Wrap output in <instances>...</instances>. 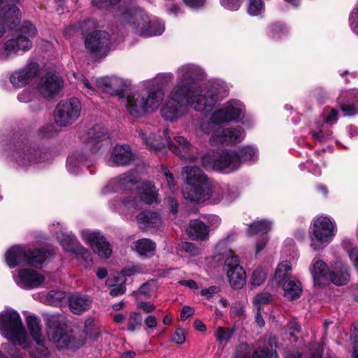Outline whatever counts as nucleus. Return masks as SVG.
<instances>
[{
  "label": "nucleus",
  "instance_id": "obj_1",
  "mask_svg": "<svg viewBox=\"0 0 358 358\" xmlns=\"http://www.w3.org/2000/svg\"><path fill=\"white\" fill-rule=\"evenodd\" d=\"M181 176L185 182L182 189L185 199L194 203L203 202L212 197L216 201H232L238 196L234 189L229 187L213 186L206 175L196 166H185Z\"/></svg>",
  "mask_w": 358,
  "mask_h": 358
},
{
  "label": "nucleus",
  "instance_id": "obj_2",
  "mask_svg": "<svg viewBox=\"0 0 358 358\" xmlns=\"http://www.w3.org/2000/svg\"><path fill=\"white\" fill-rule=\"evenodd\" d=\"M107 129L101 125H94L83 136V148L71 154L66 161V168L71 174L77 175L83 166H89L90 155L96 153L106 143H108Z\"/></svg>",
  "mask_w": 358,
  "mask_h": 358
},
{
  "label": "nucleus",
  "instance_id": "obj_3",
  "mask_svg": "<svg viewBox=\"0 0 358 358\" xmlns=\"http://www.w3.org/2000/svg\"><path fill=\"white\" fill-rule=\"evenodd\" d=\"M155 128L146 127L143 129H138V134L143 143L150 150L159 152L165 149L166 145L176 155L185 161L194 162L197 156L194 154L190 143L182 136H176L173 141H171L167 136L168 129H164V141L155 136Z\"/></svg>",
  "mask_w": 358,
  "mask_h": 358
},
{
  "label": "nucleus",
  "instance_id": "obj_4",
  "mask_svg": "<svg viewBox=\"0 0 358 358\" xmlns=\"http://www.w3.org/2000/svg\"><path fill=\"white\" fill-rule=\"evenodd\" d=\"M229 122H241L245 127H252L254 120L252 117L246 115L245 104L238 99H230L216 108L210 115V121L201 125V130L210 134L214 126Z\"/></svg>",
  "mask_w": 358,
  "mask_h": 358
},
{
  "label": "nucleus",
  "instance_id": "obj_5",
  "mask_svg": "<svg viewBox=\"0 0 358 358\" xmlns=\"http://www.w3.org/2000/svg\"><path fill=\"white\" fill-rule=\"evenodd\" d=\"M37 33V29L33 24L24 21L10 38L0 43V62H8L29 51L33 45L32 40Z\"/></svg>",
  "mask_w": 358,
  "mask_h": 358
},
{
  "label": "nucleus",
  "instance_id": "obj_6",
  "mask_svg": "<svg viewBox=\"0 0 358 358\" xmlns=\"http://www.w3.org/2000/svg\"><path fill=\"white\" fill-rule=\"evenodd\" d=\"M0 334L13 345H18L24 350L31 345L21 316L14 309L6 308L0 312Z\"/></svg>",
  "mask_w": 358,
  "mask_h": 358
},
{
  "label": "nucleus",
  "instance_id": "obj_7",
  "mask_svg": "<svg viewBox=\"0 0 358 358\" xmlns=\"http://www.w3.org/2000/svg\"><path fill=\"white\" fill-rule=\"evenodd\" d=\"M120 24L128 31L144 37L161 35L164 31L162 25H158V30L148 29L150 18L141 8L133 5L122 7L117 14Z\"/></svg>",
  "mask_w": 358,
  "mask_h": 358
},
{
  "label": "nucleus",
  "instance_id": "obj_8",
  "mask_svg": "<svg viewBox=\"0 0 358 358\" xmlns=\"http://www.w3.org/2000/svg\"><path fill=\"white\" fill-rule=\"evenodd\" d=\"M157 192L152 182H138L133 195L124 199H115L109 203L110 208L120 213H134L142 208V203L151 204L157 201Z\"/></svg>",
  "mask_w": 358,
  "mask_h": 358
},
{
  "label": "nucleus",
  "instance_id": "obj_9",
  "mask_svg": "<svg viewBox=\"0 0 358 358\" xmlns=\"http://www.w3.org/2000/svg\"><path fill=\"white\" fill-rule=\"evenodd\" d=\"M228 87L221 80L215 81L207 90L200 87L194 88L185 97L187 107L189 106L198 112L211 109L217 102L227 95Z\"/></svg>",
  "mask_w": 358,
  "mask_h": 358
},
{
  "label": "nucleus",
  "instance_id": "obj_10",
  "mask_svg": "<svg viewBox=\"0 0 358 358\" xmlns=\"http://www.w3.org/2000/svg\"><path fill=\"white\" fill-rule=\"evenodd\" d=\"M124 103L126 113L134 118H143L156 110L161 103L159 97L143 86V83L138 90L126 95Z\"/></svg>",
  "mask_w": 358,
  "mask_h": 358
},
{
  "label": "nucleus",
  "instance_id": "obj_11",
  "mask_svg": "<svg viewBox=\"0 0 358 358\" xmlns=\"http://www.w3.org/2000/svg\"><path fill=\"white\" fill-rule=\"evenodd\" d=\"M44 320L47 325V333L49 340L57 348L73 349L79 348L85 343L84 340H78L71 332L67 331L64 317L60 315H45Z\"/></svg>",
  "mask_w": 358,
  "mask_h": 358
},
{
  "label": "nucleus",
  "instance_id": "obj_12",
  "mask_svg": "<svg viewBox=\"0 0 358 358\" xmlns=\"http://www.w3.org/2000/svg\"><path fill=\"white\" fill-rule=\"evenodd\" d=\"M201 164L206 169L220 171L226 173L239 169L236 152L234 149L217 148L209 151L201 157Z\"/></svg>",
  "mask_w": 358,
  "mask_h": 358
},
{
  "label": "nucleus",
  "instance_id": "obj_13",
  "mask_svg": "<svg viewBox=\"0 0 358 358\" xmlns=\"http://www.w3.org/2000/svg\"><path fill=\"white\" fill-rule=\"evenodd\" d=\"M49 252L39 249H27L22 245H14L5 254V259L10 268L19 265L41 266L48 258Z\"/></svg>",
  "mask_w": 358,
  "mask_h": 358
},
{
  "label": "nucleus",
  "instance_id": "obj_14",
  "mask_svg": "<svg viewBox=\"0 0 358 358\" xmlns=\"http://www.w3.org/2000/svg\"><path fill=\"white\" fill-rule=\"evenodd\" d=\"M336 224L328 216H319L313 221L310 234V245L314 250H322L336 234Z\"/></svg>",
  "mask_w": 358,
  "mask_h": 358
},
{
  "label": "nucleus",
  "instance_id": "obj_15",
  "mask_svg": "<svg viewBox=\"0 0 358 358\" xmlns=\"http://www.w3.org/2000/svg\"><path fill=\"white\" fill-rule=\"evenodd\" d=\"M13 161L17 166L27 169L41 162L42 151L32 145L25 138H19L14 144L11 154Z\"/></svg>",
  "mask_w": 358,
  "mask_h": 358
},
{
  "label": "nucleus",
  "instance_id": "obj_16",
  "mask_svg": "<svg viewBox=\"0 0 358 358\" xmlns=\"http://www.w3.org/2000/svg\"><path fill=\"white\" fill-rule=\"evenodd\" d=\"M176 75V84L172 89L188 95L198 87V83L204 76V71L196 64H185L177 69Z\"/></svg>",
  "mask_w": 358,
  "mask_h": 358
},
{
  "label": "nucleus",
  "instance_id": "obj_17",
  "mask_svg": "<svg viewBox=\"0 0 358 358\" xmlns=\"http://www.w3.org/2000/svg\"><path fill=\"white\" fill-rule=\"evenodd\" d=\"M187 94L171 90L160 108V113L166 121L174 122L183 117L188 112L185 97Z\"/></svg>",
  "mask_w": 358,
  "mask_h": 358
},
{
  "label": "nucleus",
  "instance_id": "obj_18",
  "mask_svg": "<svg viewBox=\"0 0 358 358\" xmlns=\"http://www.w3.org/2000/svg\"><path fill=\"white\" fill-rule=\"evenodd\" d=\"M82 106L77 98H71L60 101L55 111V121L59 127L73 124L80 116Z\"/></svg>",
  "mask_w": 358,
  "mask_h": 358
},
{
  "label": "nucleus",
  "instance_id": "obj_19",
  "mask_svg": "<svg viewBox=\"0 0 358 358\" xmlns=\"http://www.w3.org/2000/svg\"><path fill=\"white\" fill-rule=\"evenodd\" d=\"M210 142L212 145H235L242 142L245 137V131L241 126H230L225 128L213 127Z\"/></svg>",
  "mask_w": 358,
  "mask_h": 358
},
{
  "label": "nucleus",
  "instance_id": "obj_20",
  "mask_svg": "<svg viewBox=\"0 0 358 358\" xmlns=\"http://www.w3.org/2000/svg\"><path fill=\"white\" fill-rule=\"evenodd\" d=\"M110 36L105 31L96 30L90 32L85 36L86 50L96 57H104L110 49Z\"/></svg>",
  "mask_w": 358,
  "mask_h": 358
},
{
  "label": "nucleus",
  "instance_id": "obj_21",
  "mask_svg": "<svg viewBox=\"0 0 358 358\" xmlns=\"http://www.w3.org/2000/svg\"><path fill=\"white\" fill-rule=\"evenodd\" d=\"M80 237L100 257L108 259L110 257V244L99 231L83 229L80 231Z\"/></svg>",
  "mask_w": 358,
  "mask_h": 358
},
{
  "label": "nucleus",
  "instance_id": "obj_22",
  "mask_svg": "<svg viewBox=\"0 0 358 358\" xmlns=\"http://www.w3.org/2000/svg\"><path fill=\"white\" fill-rule=\"evenodd\" d=\"M26 323L30 336L39 346L36 355L30 354L31 358H49L50 352L44 347L45 339L42 334L40 319L34 315H29L26 318Z\"/></svg>",
  "mask_w": 358,
  "mask_h": 358
},
{
  "label": "nucleus",
  "instance_id": "obj_23",
  "mask_svg": "<svg viewBox=\"0 0 358 358\" xmlns=\"http://www.w3.org/2000/svg\"><path fill=\"white\" fill-rule=\"evenodd\" d=\"M13 278L16 285L24 289H36L45 284V277L33 268H21Z\"/></svg>",
  "mask_w": 358,
  "mask_h": 358
},
{
  "label": "nucleus",
  "instance_id": "obj_24",
  "mask_svg": "<svg viewBox=\"0 0 358 358\" xmlns=\"http://www.w3.org/2000/svg\"><path fill=\"white\" fill-rule=\"evenodd\" d=\"M64 87L61 76L55 72H48L42 76L36 86L37 92L44 98L57 94Z\"/></svg>",
  "mask_w": 358,
  "mask_h": 358
},
{
  "label": "nucleus",
  "instance_id": "obj_25",
  "mask_svg": "<svg viewBox=\"0 0 358 358\" xmlns=\"http://www.w3.org/2000/svg\"><path fill=\"white\" fill-rule=\"evenodd\" d=\"M224 269L227 272L228 280L234 289L241 288L245 282L246 274L236 256H229L226 258Z\"/></svg>",
  "mask_w": 358,
  "mask_h": 358
},
{
  "label": "nucleus",
  "instance_id": "obj_26",
  "mask_svg": "<svg viewBox=\"0 0 358 358\" xmlns=\"http://www.w3.org/2000/svg\"><path fill=\"white\" fill-rule=\"evenodd\" d=\"M98 90L110 96L121 97L128 87L127 81L117 76H105L96 78Z\"/></svg>",
  "mask_w": 358,
  "mask_h": 358
},
{
  "label": "nucleus",
  "instance_id": "obj_27",
  "mask_svg": "<svg viewBox=\"0 0 358 358\" xmlns=\"http://www.w3.org/2000/svg\"><path fill=\"white\" fill-rule=\"evenodd\" d=\"M137 184L138 182L134 173H125L110 180L102 189V193L107 194L112 192L131 191V194L133 195Z\"/></svg>",
  "mask_w": 358,
  "mask_h": 358
},
{
  "label": "nucleus",
  "instance_id": "obj_28",
  "mask_svg": "<svg viewBox=\"0 0 358 358\" xmlns=\"http://www.w3.org/2000/svg\"><path fill=\"white\" fill-rule=\"evenodd\" d=\"M38 64L28 63L24 67L11 73L9 80L14 87L20 88L29 84L38 73Z\"/></svg>",
  "mask_w": 358,
  "mask_h": 358
},
{
  "label": "nucleus",
  "instance_id": "obj_29",
  "mask_svg": "<svg viewBox=\"0 0 358 358\" xmlns=\"http://www.w3.org/2000/svg\"><path fill=\"white\" fill-rule=\"evenodd\" d=\"M133 160L134 154L130 146L127 144H117L113 148L108 164L110 166H123L129 165Z\"/></svg>",
  "mask_w": 358,
  "mask_h": 358
},
{
  "label": "nucleus",
  "instance_id": "obj_30",
  "mask_svg": "<svg viewBox=\"0 0 358 358\" xmlns=\"http://www.w3.org/2000/svg\"><path fill=\"white\" fill-rule=\"evenodd\" d=\"M341 110L346 116L358 113V90H351L342 92L337 99Z\"/></svg>",
  "mask_w": 358,
  "mask_h": 358
},
{
  "label": "nucleus",
  "instance_id": "obj_31",
  "mask_svg": "<svg viewBox=\"0 0 358 358\" xmlns=\"http://www.w3.org/2000/svg\"><path fill=\"white\" fill-rule=\"evenodd\" d=\"M173 80L172 73H158L155 78L146 80L143 83V86L152 92H155L157 96L159 97V101L162 103L164 96L162 87L169 85Z\"/></svg>",
  "mask_w": 358,
  "mask_h": 358
},
{
  "label": "nucleus",
  "instance_id": "obj_32",
  "mask_svg": "<svg viewBox=\"0 0 358 358\" xmlns=\"http://www.w3.org/2000/svg\"><path fill=\"white\" fill-rule=\"evenodd\" d=\"M309 270L315 286L322 287L329 283L330 272L327 264L323 260L313 259Z\"/></svg>",
  "mask_w": 358,
  "mask_h": 358
},
{
  "label": "nucleus",
  "instance_id": "obj_33",
  "mask_svg": "<svg viewBox=\"0 0 358 358\" xmlns=\"http://www.w3.org/2000/svg\"><path fill=\"white\" fill-rule=\"evenodd\" d=\"M350 277L348 266L341 261H336L332 271L329 273V282L336 285H343L348 282Z\"/></svg>",
  "mask_w": 358,
  "mask_h": 358
},
{
  "label": "nucleus",
  "instance_id": "obj_34",
  "mask_svg": "<svg viewBox=\"0 0 358 358\" xmlns=\"http://www.w3.org/2000/svg\"><path fill=\"white\" fill-rule=\"evenodd\" d=\"M69 305L73 313L80 314L90 308L92 300L87 295L76 294L69 296Z\"/></svg>",
  "mask_w": 358,
  "mask_h": 358
},
{
  "label": "nucleus",
  "instance_id": "obj_35",
  "mask_svg": "<svg viewBox=\"0 0 358 358\" xmlns=\"http://www.w3.org/2000/svg\"><path fill=\"white\" fill-rule=\"evenodd\" d=\"M187 232L192 239L196 241H204L208 238L209 234L208 227L199 220H194L189 222Z\"/></svg>",
  "mask_w": 358,
  "mask_h": 358
},
{
  "label": "nucleus",
  "instance_id": "obj_36",
  "mask_svg": "<svg viewBox=\"0 0 358 358\" xmlns=\"http://www.w3.org/2000/svg\"><path fill=\"white\" fill-rule=\"evenodd\" d=\"M137 222L143 228L159 227L162 224L160 215L151 210H145L140 213L136 217Z\"/></svg>",
  "mask_w": 358,
  "mask_h": 358
},
{
  "label": "nucleus",
  "instance_id": "obj_37",
  "mask_svg": "<svg viewBox=\"0 0 358 358\" xmlns=\"http://www.w3.org/2000/svg\"><path fill=\"white\" fill-rule=\"evenodd\" d=\"M284 292V296L289 300L299 298L302 293L301 283L296 278H291L280 285Z\"/></svg>",
  "mask_w": 358,
  "mask_h": 358
},
{
  "label": "nucleus",
  "instance_id": "obj_38",
  "mask_svg": "<svg viewBox=\"0 0 358 358\" xmlns=\"http://www.w3.org/2000/svg\"><path fill=\"white\" fill-rule=\"evenodd\" d=\"M57 239L63 250L72 253L81 243L78 241L72 232L59 231L57 234Z\"/></svg>",
  "mask_w": 358,
  "mask_h": 358
},
{
  "label": "nucleus",
  "instance_id": "obj_39",
  "mask_svg": "<svg viewBox=\"0 0 358 358\" xmlns=\"http://www.w3.org/2000/svg\"><path fill=\"white\" fill-rule=\"evenodd\" d=\"M131 248L141 256L151 257L155 254L156 244L150 239L141 238L134 241Z\"/></svg>",
  "mask_w": 358,
  "mask_h": 358
},
{
  "label": "nucleus",
  "instance_id": "obj_40",
  "mask_svg": "<svg viewBox=\"0 0 358 358\" xmlns=\"http://www.w3.org/2000/svg\"><path fill=\"white\" fill-rule=\"evenodd\" d=\"M292 268V263L289 261H282L277 266L273 278V282L280 285L289 278H294V276L290 274Z\"/></svg>",
  "mask_w": 358,
  "mask_h": 358
},
{
  "label": "nucleus",
  "instance_id": "obj_41",
  "mask_svg": "<svg viewBox=\"0 0 358 358\" xmlns=\"http://www.w3.org/2000/svg\"><path fill=\"white\" fill-rule=\"evenodd\" d=\"M236 152V159L238 161L239 168L245 162L255 161L257 159V150L250 145L241 146L234 149Z\"/></svg>",
  "mask_w": 358,
  "mask_h": 358
},
{
  "label": "nucleus",
  "instance_id": "obj_42",
  "mask_svg": "<svg viewBox=\"0 0 358 358\" xmlns=\"http://www.w3.org/2000/svg\"><path fill=\"white\" fill-rule=\"evenodd\" d=\"M273 222L268 220H255L248 228V234L254 236L258 234H266L272 228Z\"/></svg>",
  "mask_w": 358,
  "mask_h": 358
},
{
  "label": "nucleus",
  "instance_id": "obj_43",
  "mask_svg": "<svg viewBox=\"0 0 358 358\" xmlns=\"http://www.w3.org/2000/svg\"><path fill=\"white\" fill-rule=\"evenodd\" d=\"M71 254L75 257L80 265L85 268H91L93 264L91 252L83 245H80Z\"/></svg>",
  "mask_w": 358,
  "mask_h": 358
},
{
  "label": "nucleus",
  "instance_id": "obj_44",
  "mask_svg": "<svg viewBox=\"0 0 358 358\" xmlns=\"http://www.w3.org/2000/svg\"><path fill=\"white\" fill-rule=\"evenodd\" d=\"M289 32V27L281 22L271 24L267 29V35L273 40L282 39L287 36Z\"/></svg>",
  "mask_w": 358,
  "mask_h": 358
},
{
  "label": "nucleus",
  "instance_id": "obj_45",
  "mask_svg": "<svg viewBox=\"0 0 358 358\" xmlns=\"http://www.w3.org/2000/svg\"><path fill=\"white\" fill-rule=\"evenodd\" d=\"M95 26V22L90 20L78 22L73 26L66 27L65 29V34L69 37L78 32L84 34L89 30L94 29Z\"/></svg>",
  "mask_w": 358,
  "mask_h": 358
},
{
  "label": "nucleus",
  "instance_id": "obj_46",
  "mask_svg": "<svg viewBox=\"0 0 358 358\" xmlns=\"http://www.w3.org/2000/svg\"><path fill=\"white\" fill-rule=\"evenodd\" d=\"M315 124L317 128L312 129L310 133L311 137L315 141L323 143L332 138V132L326 128L324 124H320L319 122H317Z\"/></svg>",
  "mask_w": 358,
  "mask_h": 358
},
{
  "label": "nucleus",
  "instance_id": "obj_47",
  "mask_svg": "<svg viewBox=\"0 0 358 358\" xmlns=\"http://www.w3.org/2000/svg\"><path fill=\"white\" fill-rule=\"evenodd\" d=\"M124 280L122 276H115L114 278H108L106 284L110 287L109 294L112 296H117L123 294L126 291V287L123 283Z\"/></svg>",
  "mask_w": 358,
  "mask_h": 358
},
{
  "label": "nucleus",
  "instance_id": "obj_48",
  "mask_svg": "<svg viewBox=\"0 0 358 358\" xmlns=\"http://www.w3.org/2000/svg\"><path fill=\"white\" fill-rule=\"evenodd\" d=\"M275 338L270 337L268 343L270 348H261L256 350L253 354V358H278L277 353L273 349V345L275 346Z\"/></svg>",
  "mask_w": 358,
  "mask_h": 358
},
{
  "label": "nucleus",
  "instance_id": "obj_49",
  "mask_svg": "<svg viewBox=\"0 0 358 358\" xmlns=\"http://www.w3.org/2000/svg\"><path fill=\"white\" fill-rule=\"evenodd\" d=\"M66 298V293L60 290L50 291L44 299V302L54 306H59Z\"/></svg>",
  "mask_w": 358,
  "mask_h": 358
},
{
  "label": "nucleus",
  "instance_id": "obj_50",
  "mask_svg": "<svg viewBox=\"0 0 358 358\" xmlns=\"http://www.w3.org/2000/svg\"><path fill=\"white\" fill-rule=\"evenodd\" d=\"M157 284L155 280H149L143 284L138 291L134 292V295H143L147 298H150L157 290Z\"/></svg>",
  "mask_w": 358,
  "mask_h": 358
},
{
  "label": "nucleus",
  "instance_id": "obj_51",
  "mask_svg": "<svg viewBox=\"0 0 358 358\" xmlns=\"http://www.w3.org/2000/svg\"><path fill=\"white\" fill-rule=\"evenodd\" d=\"M74 77L78 80V85L83 86L85 92L90 95L94 94L98 89L96 86V79L94 80H89L84 76L77 77L74 73Z\"/></svg>",
  "mask_w": 358,
  "mask_h": 358
},
{
  "label": "nucleus",
  "instance_id": "obj_52",
  "mask_svg": "<svg viewBox=\"0 0 358 358\" xmlns=\"http://www.w3.org/2000/svg\"><path fill=\"white\" fill-rule=\"evenodd\" d=\"M233 334V329L219 327L215 333V336L220 343L227 344L231 338Z\"/></svg>",
  "mask_w": 358,
  "mask_h": 358
},
{
  "label": "nucleus",
  "instance_id": "obj_53",
  "mask_svg": "<svg viewBox=\"0 0 358 358\" xmlns=\"http://www.w3.org/2000/svg\"><path fill=\"white\" fill-rule=\"evenodd\" d=\"M267 272L263 268H257L252 272L250 283L252 286L261 285L266 279Z\"/></svg>",
  "mask_w": 358,
  "mask_h": 358
},
{
  "label": "nucleus",
  "instance_id": "obj_54",
  "mask_svg": "<svg viewBox=\"0 0 358 358\" xmlns=\"http://www.w3.org/2000/svg\"><path fill=\"white\" fill-rule=\"evenodd\" d=\"M248 12L252 16H257L264 12V6L262 0H250Z\"/></svg>",
  "mask_w": 358,
  "mask_h": 358
},
{
  "label": "nucleus",
  "instance_id": "obj_55",
  "mask_svg": "<svg viewBox=\"0 0 358 358\" xmlns=\"http://www.w3.org/2000/svg\"><path fill=\"white\" fill-rule=\"evenodd\" d=\"M234 238V234H231L228 235L227 237L220 240L215 247V252L218 255H224L228 252H231V250L228 247V243L229 241H233Z\"/></svg>",
  "mask_w": 358,
  "mask_h": 358
},
{
  "label": "nucleus",
  "instance_id": "obj_56",
  "mask_svg": "<svg viewBox=\"0 0 358 358\" xmlns=\"http://www.w3.org/2000/svg\"><path fill=\"white\" fill-rule=\"evenodd\" d=\"M271 300V295L268 293H260L255 296L253 304L257 310L261 311L262 306L268 304Z\"/></svg>",
  "mask_w": 358,
  "mask_h": 358
},
{
  "label": "nucleus",
  "instance_id": "obj_57",
  "mask_svg": "<svg viewBox=\"0 0 358 358\" xmlns=\"http://www.w3.org/2000/svg\"><path fill=\"white\" fill-rule=\"evenodd\" d=\"M141 322L142 317L140 314L137 313H131L128 320V329L131 331H134L141 326Z\"/></svg>",
  "mask_w": 358,
  "mask_h": 358
},
{
  "label": "nucleus",
  "instance_id": "obj_58",
  "mask_svg": "<svg viewBox=\"0 0 358 358\" xmlns=\"http://www.w3.org/2000/svg\"><path fill=\"white\" fill-rule=\"evenodd\" d=\"M250 352L251 350L249 345L246 343H241L236 347L234 357L235 358H248Z\"/></svg>",
  "mask_w": 358,
  "mask_h": 358
},
{
  "label": "nucleus",
  "instance_id": "obj_59",
  "mask_svg": "<svg viewBox=\"0 0 358 358\" xmlns=\"http://www.w3.org/2000/svg\"><path fill=\"white\" fill-rule=\"evenodd\" d=\"M324 123L334 124L338 120V111L335 108H328L324 112Z\"/></svg>",
  "mask_w": 358,
  "mask_h": 358
},
{
  "label": "nucleus",
  "instance_id": "obj_60",
  "mask_svg": "<svg viewBox=\"0 0 358 358\" xmlns=\"http://www.w3.org/2000/svg\"><path fill=\"white\" fill-rule=\"evenodd\" d=\"M349 22L352 31L358 35V3L350 15Z\"/></svg>",
  "mask_w": 358,
  "mask_h": 358
},
{
  "label": "nucleus",
  "instance_id": "obj_61",
  "mask_svg": "<svg viewBox=\"0 0 358 358\" xmlns=\"http://www.w3.org/2000/svg\"><path fill=\"white\" fill-rule=\"evenodd\" d=\"M181 250L188 253L190 256L198 255L200 252L199 248L195 247V245L189 242H184L180 245Z\"/></svg>",
  "mask_w": 358,
  "mask_h": 358
},
{
  "label": "nucleus",
  "instance_id": "obj_62",
  "mask_svg": "<svg viewBox=\"0 0 358 358\" xmlns=\"http://www.w3.org/2000/svg\"><path fill=\"white\" fill-rule=\"evenodd\" d=\"M221 5L227 10H237L241 6V0H220Z\"/></svg>",
  "mask_w": 358,
  "mask_h": 358
},
{
  "label": "nucleus",
  "instance_id": "obj_63",
  "mask_svg": "<svg viewBox=\"0 0 358 358\" xmlns=\"http://www.w3.org/2000/svg\"><path fill=\"white\" fill-rule=\"evenodd\" d=\"M164 175L165 176L167 185L171 191L174 192L177 189L176 184L174 180V177L168 170H164Z\"/></svg>",
  "mask_w": 358,
  "mask_h": 358
},
{
  "label": "nucleus",
  "instance_id": "obj_64",
  "mask_svg": "<svg viewBox=\"0 0 358 358\" xmlns=\"http://www.w3.org/2000/svg\"><path fill=\"white\" fill-rule=\"evenodd\" d=\"M350 259L358 272V248H353L348 251Z\"/></svg>",
  "mask_w": 358,
  "mask_h": 358
}]
</instances>
